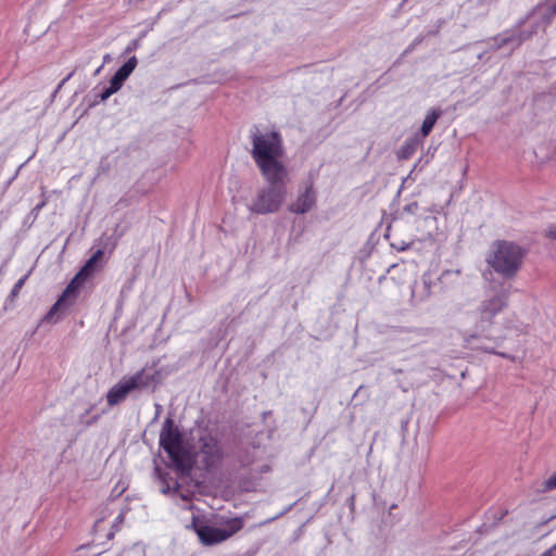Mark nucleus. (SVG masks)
Masks as SVG:
<instances>
[{"mask_svg":"<svg viewBox=\"0 0 556 556\" xmlns=\"http://www.w3.org/2000/svg\"><path fill=\"white\" fill-rule=\"evenodd\" d=\"M252 141L251 155L257 165L262 176H273L288 172L281 161L285 154L283 140L276 130L262 132L257 126L250 130Z\"/></svg>","mask_w":556,"mask_h":556,"instance_id":"obj_1","label":"nucleus"},{"mask_svg":"<svg viewBox=\"0 0 556 556\" xmlns=\"http://www.w3.org/2000/svg\"><path fill=\"white\" fill-rule=\"evenodd\" d=\"M509 294V285L500 282L491 286L490 293L481 301L472 314V330L464 336V340L467 344H471L472 341L477 339L490 340L489 331L494 324L493 319L507 307Z\"/></svg>","mask_w":556,"mask_h":556,"instance_id":"obj_2","label":"nucleus"},{"mask_svg":"<svg viewBox=\"0 0 556 556\" xmlns=\"http://www.w3.org/2000/svg\"><path fill=\"white\" fill-rule=\"evenodd\" d=\"M162 379L163 377L157 369L143 367L131 376L123 377L114 384L106 393V402L109 406L113 407L125 401L131 392H153L162 382Z\"/></svg>","mask_w":556,"mask_h":556,"instance_id":"obj_3","label":"nucleus"},{"mask_svg":"<svg viewBox=\"0 0 556 556\" xmlns=\"http://www.w3.org/2000/svg\"><path fill=\"white\" fill-rule=\"evenodd\" d=\"M104 252L103 250H97L80 270L75 275L72 281L67 285L61 296L43 316L42 321L56 323L60 319V315L74 303L76 293L80 286L98 271L102 266Z\"/></svg>","mask_w":556,"mask_h":556,"instance_id":"obj_4","label":"nucleus"},{"mask_svg":"<svg viewBox=\"0 0 556 556\" xmlns=\"http://www.w3.org/2000/svg\"><path fill=\"white\" fill-rule=\"evenodd\" d=\"M525 256L526 250L522 247L511 241L502 240L494 243L486 262L504 279H513L521 268Z\"/></svg>","mask_w":556,"mask_h":556,"instance_id":"obj_5","label":"nucleus"},{"mask_svg":"<svg viewBox=\"0 0 556 556\" xmlns=\"http://www.w3.org/2000/svg\"><path fill=\"white\" fill-rule=\"evenodd\" d=\"M268 185L262 188L254 200L251 210L257 214L278 212L287 199V182L289 172L270 176H263Z\"/></svg>","mask_w":556,"mask_h":556,"instance_id":"obj_6","label":"nucleus"},{"mask_svg":"<svg viewBox=\"0 0 556 556\" xmlns=\"http://www.w3.org/2000/svg\"><path fill=\"white\" fill-rule=\"evenodd\" d=\"M160 445L167 453L177 471L181 475L190 472L191 465L184 445L182 434L170 417L165 419L161 429Z\"/></svg>","mask_w":556,"mask_h":556,"instance_id":"obj_7","label":"nucleus"},{"mask_svg":"<svg viewBox=\"0 0 556 556\" xmlns=\"http://www.w3.org/2000/svg\"><path fill=\"white\" fill-rule=\"evenodd\" d=\"M243 519L235 517L220 523V527L207 525L198 516H193L191 526L203 545L212 546L225 542L243 528Z\"/></svg>","mask_w":556,"mask_h":556,"instance_id":"obj_8","label":"nucleus"},{"mask_svg":"<svg viewBox=\"0 0 556 556\" xmlns=\"http://www.w3.org/2000/svg\"><path fill=\"white\" fill-rule=\"evenodd\" d=\"M138 64V60L136 56L129 58L112 76L110 79V86L105 87L100 93L96 97L100 101L108 100L113 93L117 92L125 80L130 76Z\"/></svg>","mask_w":556,"mask_h":556,"instance_id":"obj_9","label":"nucleus"},{"mask_svg":"<svg viewBox=\"0 0 556 556\" xmlns=\"http://www.w3.org/2000/svg\"><path fill=\"white\" fill-rule=\"evenodd\" d=\"M198 456L200 457L203 468L210 469L215 467L223 457L217 440L211 435L202 437L200 439Z\"/></svg>","mask_w":556,"mask_h":556,"instance_id":"obj_10","label":"nucleus"},{"mask_svg":"<svg viewBox=\"0 0 556 556\" xmlns=\"http://www.w3.org/2000/svg\"><path fill=\"white\" fill-rule=\"evenodd\" d=\"M529 36L530 35H526L519 28H514L498 34L493 40L495 41V49L508 48V54H510L515 49L520 47Z\"/></svg>","mask_w":556,"mask_h":556,"instance_id":"obj_11","label":"nucleus"},{"mask_svg":"<svg viewBox=\"0 0 556 556\" xmlns=\"http://www.w3.org/2000/svg\"><path fill=\"white\" fill-rule=\"evenodd\" d=\"M315 203L316 194L313 184L309 182L304 191L299 194L298 199L288 206V210L291 213L305 214L314 207Z\"/></svg>","mask_w":556,"mask_h":556,"instance_id":"obj_12","label":"nucleus"},{"mask_svg":"<svg viewBox=\"0 0 556 556\" xmlns=\"http://www.w3.org/2000/svg\"><path fill=\"white\" fill-rule=\"evenodd\" d=\"M441 114L442 112L440 109H432L431 111L428 112L420 128L421 135L424 137L428 136L431 132L435 122L441 116Z\"/></svg>","mask_w":556,"mask_h":556,"instance_id":"obj_13","label":"nucleus"},{"mask_svg":"<svg viewBox=\"0 0 556 556\" xmlns=\"http://www.w3.org/2000/svg\"><path fill=\"white\" fill-rule=\"evenodd\" d=\"M28 278V274L24 275L22 278H20L16 283L14 285L13 289L11 290L10 294L7 298L4 308L7 309L9 305L13 304L15 299L18 296V293L23 286L25 285L26 280Z\"/></svg>","mask_w":556,"mask_h":556,"instance_id":"obj_14","label":"nucleus"},{"mask_svg":"<svg viewBox=\"0 0 556 556\" xmlns=\"http://www.w3.org/2000/svg\"><path fill=\"white\" fill-rule=\"evenodd\" d=\"M155 472L159 473V478L162 482V488H161V492L163 494H168L170 491H173L174 493H179V490H180V484L176 481L173 489L170 488L169 483H168V473H162L160 471L159 468H155Z\"/></svg>","mask_w":556,"mask_h":556,"instance_id":"obj_15","label":"nucleus"},{"mask_svg":"<svg viewBox=\"0 0 556 556\" xmlns=\"http://www.w3.org/2000/svg\"><path fill=\"white\" fill-rule=\"evenodd\" d=\"M416 146H417L416 142H410V143H406L405 146H403L401 149V152H400V157H402V159L410 157V155L414 153V151L416 149Z\"/></svg>","mask_w":556,"mask_h":556,"instance_id":"obj_16","label":"nucleus"},{"mask_svg":"<svg viewBox=\"0 0 556 556\" xmlns=\"http://www.w3.org/2000/svg\"><path fill=\"white\" fill-rule=\"evenodd\" d=\"M477 349L483 350L484 352H488V353L497 354V355H500L502 357H505V358L515 359V357L511 356L510 354H507L505 352H497V351H495V348L492 346V345H478Z\"/></svg>","mask_w":556,"mask_h":556,"instance_id":"obj_17","label":"nucleus"},{"mask_svg":"<svg viewBox=\"0 0 556 556\" xmlns=\"http://www.w3.org/2000/svg\"><path fill=\"white\" fill-rule=\"evenodd\" d=\"M556 489V472L543 482V491Z\"/></svg>","mask_w":556,"mask_h":556,"instance_id":"obj_18","label":"nucleus"},{"mask_svg":"<svg viewBox=\"0 0 556 556\" xmlns=\"http://www.w3.org/2000/svg\"><path fill=\"white\" fill-rule=\"evenodd\" d=\"M424 40V37H417L416 39H414V41L404 50V54H408L410 52L414 51V49L419 45Z\"/></svg>","mask_w":556,"mask_h":556,"instance_id":"obj_19","label":"nucleus"},{"mask_svg":"<svg viewBox=\"0 0 556 556\" xmlns=\"http://www.w3.org/2000/svg\"><path fill=\"white\" fill-rule=\"evenodd\" d=\"M140 47V40L139 39H134L130 41V43L126 47L125 49V53H130L135 50H137L138 48Z\"/></svg>","mask_w":556,"mask_h":556,"instance_id":"obj_20","label":"nucleus"},{"mask_svg":"<svg viewBox=\"0 0 556 556\" xmlns=\"http://www.w3.org/2000/svg\"><path fill=\"white\" fill-rule=\"evenodd\" d=\"M418 210V203L417 202H412V203H408L404 206V211L409 213V214H415Z\"/></svg>","mask_w":556,"mask_h":556,"instance_id":"obj_21","label":"nucleus"},{"mask_svg":"<svg viewBox=\"0 0 556 556\" xmlns=\"http://www.w3.org/2000/svg\"><path fill=\"white\" fill-rule=\"evenodd\" d=\"M391 247L396 249L397 251H405L410 247V243H405L404 241L400 243H391Z\"/></svg>","mask_w":556,"mask_h":556,"instance_id":"obj_22","label":"nucleus"},{"mask_svg":"<svg viewBox=\"0 0 556 556\" xmlns=\"http://www.w3.org/2000/svg\"><path fill=\"white\" fill-rule=\"evenodd\" d=\"M414 332L419 337H425L430 333V329L428 328H416L414 329Z\"/></svg>","mask_w":556,"mask_h":556,"instance_id":"obj_23","label":"nucleus"},{"mask_svg":"<svg viewBox=\"0 0 556 556\" xmlns=\"http://www.w3.org/2000/svg\"><path fill=\"white\" fill-rule=\"evenodd\" d=\"M547 236L554 240H556V224H553L548 227Z\"/></svg>","mask_w":556,"mask_h":556,"instance_id":"obj_24","label":"nucleus"},{"mask_svg":"<svg viewBox=\"0 0 556 556\" xmlns=\"http://www.w3.org/2000/svg\"><path fill=\"white\" fill-rule=\"evenodd\" d=\"M555 552H556V549H553V546H552L551 548L545 551L541 556H554Z\"/></svg>","mask_w":556,"mask_h":556,"instance_id":"obj_25","label":"nucleus"},{"mask_svg":"<svg viewBox=\"0 0 556 556\" xmlns=\"http://www.w3.org/2000/svg\"><path fill=\"white\" fill-rule=\"evenodd\" d=\"M422 283H424V289H425V291H426V293H427V295H428V294H429V288H430V286H429V283H428V281H427L426 279H424V282H422Z\"/></svg>","mask_w":556,"mask_h":556,"instance_id":"obj_26","label":"nucleus"},{"mask_svg":"<svg viewBox=\"0 0 556 556\" xmlns=\"http://www.w3.org/2000/svg\"><path fill=\"white\" fill-rule=\"evenodd\" d=\"M549 12L551 14L556 15V1L551 5Z\"/></svg>","mask_w":556,"mask_h":556,"instance_id":"obj_27","label":"nucleus"},{"mask_svg":"<svg viewBox=\"0 0 556 556\" xmlns=\"http://www.w3.org/2000/svg\"><path fill=\"white\" fill-rule=\"evenodd\" d=\"M45 205V202H41L39 204H37L35 207H34V212H39Z\"/></svg>","mask_w":556,"mask_h":556,"instance_id":"obj_28","label":"nucleus"},{"mask_svg":"<svg viewBox=\"0 0 556 556\" xmlns=\"http://www.w3.org/2000/svg\"><path fill=\"white\" fill-rule=\"evenodd\" d=\"M498 49H495V41L492 39V42L490 43L489 51H497Z\"/></svg>","mask_w":556,"mask_h":556,"instance_id":"obj_29","label":"nucleus"},{"mask_svg":"<svg viewBox=\"0 0 556 556\" xmlns=\"http://www.w3.org/2000/svg\"><path fill=\"white\" fill-rule=\"evenodd\" d=\"M124 519V515L123 514H119L117 517H116V520H115V523H119L122 522Z\"/></svg>","mask_w":556,"mask_h":556,"instance_id":"obj_30","label":"nucleus"},{"mask_svg":"<svg viewBox=\"0 0 556 556\" xmlns=\"http://www.w3.org/2000/svg\"><path fill=\"white\" fill-rule=\"evenodd\" d=\"M73 74L71 73L66 78H63V80L61 81V84L59 85L58 89L62 87V85L67 80L70 79V77L72 76Z\"/></svg>","mask_w":556,"mask_h":556,"instance_id":"obj_31","label":"nucleus"},{"mask_svg":"<svg viewBox=\"0 0 556 556\" xmlns=\"http://www.w3.org/2000/svg\"><path fill=\"white\" fill-rule=\"evenodd\" d=\"M104 64L100 65L98 68H96L94 75H99Z\"/></svg>","mask_w":556,"mask_h":556,"instance_id":"obj_32","label":"nucleus"},{"mask_svg":"<svg viewBox=\"0 0 556 556\" xmlns=\"http://www.w3.org/2000/svg\"><path fill=\"white\" fill-rule=\"evenodd\" d=\"M180 497L184 500V501H189V495L187 494H184V493H180Z\"/></svg>","mask_w":556,"mask_h":556,"instance_id":"obj_33","label":"nucleus"},{"mask_svg":"<svg viewBox=\"0 0 556 556\" xmlns=\"http://www.w3.org/2000/svg\"><path fill=\"white\" fill-rule=\"evenodd\" d=\"M109 60H110V55H109V54H106V55L104 56V63H105L106 61H109Z\"/></svg>","mask_w":556,"mask_h":556,"instance_id":"obj_34","label":"nucleus"},{"mask_svg":"<svg viewBox=\"0 0 556 556\" xmlns=\"http://www.w3.org/2000/svg\"><path fill=\"white\" fill-rule=\"evenodd\" d=\"M155 407H156V412H160L161 405L156 404Z\"/></svg>","mask_w":556,"mask_h":556,"instance_id":"obj_35","label":"nucleus"},{"mask_svg":"<svg viewBox=\"0 0 556 556\" xmlns=\"http://www.w3.org/2000/svg\"><path fill=\"white\" fill-rule=\"evenodd\" d=\"M553 549H556V544L553 546Z\"/></svg>","mask_w":556,"mask_h":556,"instance_id":"obj_36","label":"nucleus"}]
</instances>
